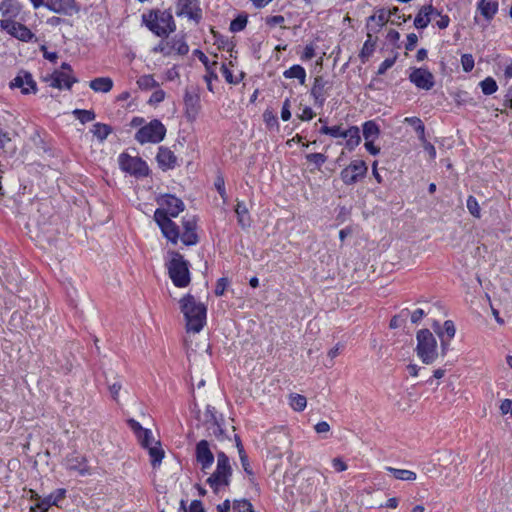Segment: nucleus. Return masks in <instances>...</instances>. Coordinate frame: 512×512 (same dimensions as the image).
Segmentation results:
<instances>
[{
    "instance_id": "6ab92c4d",
    "label": "nucleus",
    "mask_w": 512,
    "mask_h": 512,
    "mask_svg": "<svg viewBox=\"0 0 512 512\" xmlns=\"http://www.w3.org/2000/svg\"><path fill=\"white\" fill-rule=\"evenodd\" d=\"M159 167L163 170L173 169L177 165V157L168 147L160 146L156 156Z\"/></svg>"
},
{
    "instance_id": "5fc2aeb1",
    "label": "nucleus",
    "mask_w": 512,
    "mask_h": 512,
    "mask_svg": "<svg viewBox=\"0 0 512 512\" xmlns=\"http://www.w3.org/2000/svg\"><path fill=\"white\" fill-rule=\"evenodd\" d=\"M184 232H196L197 221L194 216L184 217L182 220Z\"/></svg>"
},
{
    "instance_id": "f3484780",
    "label": "nucleus",
    "mask_w": 512,
    "mask_h": 512,
    "mask_svg": "<svg viewBox=\"0 0 512 512\" xmlns=\"http://www.w3.org/2000/svg\"><path fill=\"white\" fill-rule=\"evenodd\" d=\"M159 203L161 206L165 207L163 209L167 212V216L169 217H177L185 208L183 201L171 194L163 195Z\"/></svg>"
},
{
    "instance_id": "49530a36",
    "label": "nucleus",
    "mask_w": 512,
    "mask_h": 512,
    "mask_svg": "<svg viewBox=\"0 0 512 512\" xmlns=\"http://www.w3.org/2000/svg\"><path fill=\"white\" fill-rule=\"evenodd\" d=\"M216 468L221 469V470H226V471L233 472L231 464H230L229 457L223 451H220V452L217 453V465H216Z\"/></svg>"
},
{
    "instance_id": "9d476101",
    "label": "nucleus",
    "mask_w": 512,
    "mask_h": 512,
    "mask_svg": "<svg viewBox=\"0 0 512 512\" xmlns=\"http://www.w3.org/2000/svg\"><path fill=\"white\" fill-rule=\"evenodd\" d=\"M0 27L1 29L9 33L11 36L21 41H29L33 37V33L29 28L11 19L1 20Z\"/></svg>"
},
{
    "instance_id": "4d7b16f0",
    "label": "nucleus",
    "mask_w": 512,
    "mask_h": 512,
    "mask_svg": "<svg viewBox=\"0 0 512 512\" xmlns=\"http://www.w3.org/2000/svg\"><path fill=\"white\" fill-rule=\"evenodd\" d=\"M229 285V280L226 277L219 278L216 283L215 287V295L216 296H222Z\"/></svg>"
},
{
    "instance_id": "58836bf2",
    "label": "nucleus",
    "mask_w": 512,
    "mask_h": 512,
    "mask_svg": "<svg viewBox=\"0 0 512 512\" xmlns=\"http://www.w3.org/2000/svg\"><path fill=\"white\" fill-rule=\"evenodd\" d=\"M72 113L82 124L91 122L96 118L93 110L75 109Z\"/></svg>"
},
{
    "instance_id": "2eb2a0df",
    "label": "nucleus",
    "mask_w": 512,
    "mask_h": 512,
    "mask_svg": "<svg viewBox=\"0 0 512 512\" xmlns=\"http://www.w3.org/2000/svg\"><path fill=\"white\" fill-rule=\"evenodd\" d=\"M66 468L70 471H76L80 476H87L91 474L90 467L87 465V460L84 456L74 452L66 457Z\"/></svg>"
},
{
    "instance_id": "2f4dec72",
    "label": "nucleus",
    "mask_w": 512,
    "mask_h": 512,
    "mask_svg": "<svg viewBox=\"0 0 512 512\" xmlns=\"http://www.w3.org/2000/svg\"><path fill=\"white\" fill-rule=\"evenodd\" d=\"M363 137L365 141L375 140L380 134V128L373 120L366 121L363 126Z\"/></svg>"
},
{
    "instance_id": "680f3d73",
    "label": "nucleus",
    "mask_w": 512,
    "mask_h": 512,
    "mask_svg": "<svg viewBox=\"0 0 512 512\" xmlns=\"http://www.w3.org/2000/svg\"><path fill=\"white\" fill-rule=\"evenodd\" d=\"M165 99V92L162 89H158L152 93L150 96L148 103L149 104H158Z\"/></svg>"
},
{
    "instance_id": "c85d7f7f",
    "label": "nucleus",
    "mask_w": 512,
    "mask_h": 512,
    "mask_svg": "<svg viewBox=\"0 0 512 512\" xmlns=\"http://www.w3.org/2000/svg\"><path fill=\"white\" fill-rule=\"evenodd\" d=\"M478 9L485 19L490 20L498 10V3L491 0H481L478 3Z\"/></svg>"
},
{
    "instance_id": "412c9836",
    "label": "nucleus",
    "mask_w": 512,
    "mask_h": 512,
    "mask_svg": "<svg viewBox=\"0 0 512 512\" xmlns=\"http://www.w3.org/2000/svg\"><path fill=\"white\" fill-rule=\"evenodd\" d=\"M302 480L305 482L301 484L300 488L306 495L315 492L317 484L320 482L321 475L314 470H307L301 472Z\"/></svg>"
},
{
    "instance_id": "a878e982",
    "label": "nucleus",
    "mask_w": 512,
    "mask_h": 512,
    "mask_svg": "<svg viewBox=\"0 0 512 512\" xmlns=\"http://www.w3.org/2000/svg\"><path fill=\"white\" fill-rule=\"evenodd\" d=\"M235 213L237 215L238 224L243 228H249L251 225V219L248 208L243 201H237L235 207Z\"/></svg>"
},
{
    "instance_id": "3c124183",
    "label": "nucleus",
    "mask_w": 512,
    "mask_h": 512,
    "mask_svg": "<svg viewBox=\"0 0 512 512\" xmlns=\"http://www.w3.org/2000/svg\"><path fill=\"white\" fill-rule=\"evenodd\" d=\"M153 52L161 53L164 56L172 55L171 40L170 41H164V40L160 41V43L153 48Z\"/></svg>"
},
{
    "instance_id": "864d4df0",
    "label": "nucleus",
    "mask_w": 512,
    "mask_h": 512,
    "mask_svg": "<svg viewBox=\"0 0 512 512\" xmlns=\"http://www.w3.org/2000/svg\"><path fill=\"white\" fill-rule=\"evenodd\" d=\"M222 421H217L213 424H208L207 429L210 430V434L214 435L217 439L222 440L224 438V429L221 425Z\"/></svg>"
},
{
    "instance_id": "1a4fd4ad",
    "label": "nucleus",
    "mask_w": 512,
    "mask_h": 512,
    "mask_svg": "<svg viewBox=\"0 0 512 512\" xmlns=\"http://www.w3.org/2000/svg\"><path fill=\"white\" fill-rule=\"evenodd\" d=\"M232 472L216 468L215 471L207 478L206 483L215 494H219L229 487Z\"/></svg>"
},
{
    "instance_id": "ddd939ff",
    "label": "nucleus",
    "mask_w": 512,
    "mask_h": 512,
    "mask_svg": "<svg viewBox=\"0 0 512 512\" xmlns=\"http://www.w3.org/2000/svg\"><path fill=\"white\" fill-rule=\"evenodd\" d=\"M10 88H19L21 93L28 95L30 93L35 94L37 92V84L34 81L31 73L21 70L17 76L10 82Z\"/></svg>"
},
{
    "instance_id": "20e7f679",
    "label": "nucleus",
    "mask_w": 512,
    "mask_h": 512,
    "mask_svg": "<svg viewBox=\"0 0 512 512\" xmlns=\"http://www.w3.org/2000/svg\"><path fill=\"white\" fill-rule=\"evenodd\" d=\"M417 345L416 355L426 365L433 364L438 358L437 340L432 332L427 329H420L416 334Z\"/></svg>"
},
{
    "instance_id": "e2e57ef3",
    "label": "nucleus",
    "mask_w": 512,
    "mask_h": 512,
    "mask_svg": "<svg viewBox=\"0 0 512 512\" xmlns=\"http://www.w3.org/2000/svg\"><path fill=\"white\" fill-rule=\"evenodd\" d=\"M431 313V309H428V311H425L424 309H416L412 314H411V322L413 324H418L421 319L427 315Z\"/></svg>"
},
{
    "instance_id": "338daca9",
    "label": "nucleus",
    "mask_w": 512,
    "mask_h": 512,
    "mask_svg": "<svg viewBox=\"0 0 512 512\" xmlns=\"http://www.w3.org/2000/svg\"><path fill=\"white\" fill-rule=\"evenodd\" d=\"M315 56V47L313 44H308L305 46L304 51L301 55V60L308 61L311 60Z\"/></svg>"
},
{
    "instance_id": "4468645a",
    "label": "nucleus",
    "mask_w": 512,
    "mask_h": 512,
    "mask_svg": "<svg viewBox=\"0 0 512 512\" xmlns=\"http://www.w3.org/2000/svg\"><path fill=\"white\" fill-rule=\"evenodd\" d=\"M195 456L196 461L198 464H200L202 471L210 469L214 463V455L207 440H200L196 444Z\"/></svg>"
},
{
    "instance_id": "ea45409f",
    "label": "nucleus",
    "mask_w": 512,
    "mask_h": 512,
    "mask_svg": "<svg viewBox=\"0 0 512 512\" xmlns=\"http://www.w3.org/2000/svg\"><path fill=\"white\" fill-rule=\"evenodd\" d=\"M480 87L484 95H492L498 89V85L494 78L487 77L480 82Z\"/></svg>"
},
{
    "instance_id": "c756f323",
    "label": "nucleus",
    "mask_w": 512,
    "mask_h": 512,
    "mask_svg": "<svg viewBox=\"0 0 512 512\" xmlns=\"http://www.w3.org/2000/svg\"><path fill=\"white\" fill-rule=\"evenodd\" d=\"M283 76L286 79H298L299 83L303 85L306 80V71L301 65L295 64L289 69L285 70L283 72Z\"/></svg>"
},
{
    "instance_id": "0e129e2a",
    "label": "nucleus",
    "mask_w": 512,
    "mask_h": 512,
    "mask_svg": "<svg viewBox=\"0 0 512 512\" xmlns=\"http://www.w3.org/2000/svg\"><path fill=\"white\" fill-rule=\"evenodd\" d=\"M239 454V458H240V461H241V464H242V467L244 469V471L248 474V475H253V470L250 466V463H249V460H248V456L246 454V452H241V453H238Z\"/></svg>"
},
{
    "instance_id": "bf43d9fd",
    "label": "nucleus",
    "mask_w": 512,
    "mask_h": 512,
    "mask_svg": "<svg viewBox=\"0 0 512 512\" xmlns=\"http://www.w3.org/2000/svg\"><path fill=\"white\" fill-rule=\"evenodd\" d=\"M214 186H215L217 192L219 193V195L221 196V198L224 201H226L227 194H226V190H225V182H224L223 177H220V176L217 177L215 180Z\"/></svg>"
},
{
    "instance_id": "6e6552de",
    "label": "nucleus",
    "mask_w": 512,
    "mask_h": 512,
    "mask_svg": "<svg viewBox=\"0 0 512 512\" xmlns=\"http://www.w3.org/2000/svg\"><path fill=\"white\" fill-rule=\"evenodd\" d=\"M368 167L363 160H353L340 173V178L345 185H353L365 178Z\"/></svg>"
},
{
    "instance_id": "7ed1b4c3",
    "label": "nucleus",
    "mask_w": 512,
    "mask_h": 512,
    "mask_svg": "<svg viewBox=\"0 0 512 512\" xmlns=\"http://www.w3.org/2000/svg\"><path fill=\"white\" fill-rule=\"evenodd\" d=\"M170 260L166 267L173 284L178 288L187 287L190 284L189 262L177 251H169Z\"/></svg>"
},
{
    "instance_id": "4c0bfd02",
    "label": "nucleus",
    "mask_w": 512,
    "mask_h": 512,
    "mask_svg": "<svg viewBox=\"0 0 512 512\" xmlns=\"http://www.w3.org/2000/svg\"><path fill=\"white\" fill-rule=\"evenodd\" d=\"M248 22V17L246 14H239L235 19H233L230 23V31L233 33L240 32L245 29Z\"/></svg>"
},
{
    "instance_id": "e433bc0d",
    "label": "nucleus",
    "mask_w": 512,
    "mask_h": 512,
    "mask_svg": "<svg viewBox=\"0 0 512 512\" xmlns=\"http://www.w3.org/2000/svg\"><path fill=\"white\" fill-rule=\"evenodd\" d=\"M137 85L142 90H150L159 87V83L154 79L153 75H142L137 80Z\"/></svg>"
},
{
    "instance_id": "aec40b11",
    "label": "nucleus",
    "mask_w": 512,
    "mask_h": 512,
    "mask_svg": "<svg viewBox=\"0 0 512 512\" xmlns=\"http://www.w3.org/2000/svg\"><path fill=\"white\" fill-rule=\"evenodd\" d=\"M50 86L57 89L66 88L70 90L74 83L78 82V79L74 76H70L64 71H54L51 76Z\"/></svg>"
},
{
    "instance_id": "0eeeda50",
    "label": "nucleus",
    "mask_w": 512,
    "mask_h": 512,
    "mask_svg": "<svg viewBox=\"0 0 512 512\" xmlns=\"http://www.w3.org/2000/svg\"><path fill=\"white\" fill-rule=\"evenodd\" d=\"M119 165L124 172L137 178L146 177L149 174L148 165L142 158L132 157L127 153L120 154Z\"/></svg>"
},
{
    "instance_id": "f8f14e48",
    "label": "nucleus",
    "mask_w": 512,
    "mask_h": 512,
    "mask_svg": "<svg viewBox=\"0 0 512 512\" xmlns=\"http://www.w3.org/2000/svg\"><path fill=\"white\" fill-rule=\"evenodd\" d=\"M66 489L59 488L48 496L41 499L35 506L30 508V512H47L51 506L60 507L59 503L66 497Z\"/></svg>"
},
{
    "instance_id": "cd10ccee",
    "label": "nucleus",
    "mask_w": 512,
    "mask_h": 512,
    "mask_svg": "<svg viewBox=\"0 0 512 512\" xmlns=\"http://www.w3.org/2000/svg\"><path fill=\"white\" fill-rule=\"evenodd\" d=\"M148 450L150 456V463L153 468L159 467L162 463V460L165 456V452L161 447L160 441H156L154 446H150V448H146Z\"/></svg>"
},
{
    "instance_id": "473e14b6",
    "label": "nucleus",
    "mask_w": 512,
    "mask_h": 512,
    "mask_svg": "<svg viewBox=\"0 0 512 512\" xmlns=\"http://www.w3.org/2000/svg\"><path fill=\"white\" fill-rule=\"evenodd\" d=\"M376 47V39H372L370 33L367 34V40L364 42L363 47L360 51L359 57L363 63H365L370 56L373 54Z\"/></svg>"
},
{
    "instance_id": "b1692460",
    "label": "nucleus",
    "mask_w": 512,
    "mask_h": 512,
    "mask_svg": "<svg viewBox=\"0 0 512 512\" xmlns=\"http://www.w3.org/2000/svg\"><path fill=\"white\" fill-rule=\"evenodd\" d=\"M434 12L432 4L422 6L414 19V26L417 29L426 28L431 22V16Z\"/></svg>"
},
{
    "instance_id": "69168bd1",
    "label": "nucleus",
    "mask_w": 512,
    "mask_h": 512,
    "mask_svg": "<svg viewBox=\"0 0 512 512\" xmlns=\"http://www.w3.org/2000/svg\"><path fill=\"white\" fill-rule=\"evenodd\" d=\"M408 313H409L408 309H404L401 311V313L399 315L393 316L392 319L390 320L389 327L391 329H396V328L400 327V325H401L400 319L403 316H407Z\"/></svg>"
},
{
    "instance_id": "37998d69",
    "label": "nucleus",
    "mask_w": 512,
    "mask_h": 512,
    "mask_svg": "<svg viewBox=\"0 0 512 512\" xmlns=\"http://www.w3.org/2000/svg\"><path fill=\"white\" fill-rule=\"evenodd\" d=\"M232 510L233 512H254L252 504L247 499L234 500Z\"/></svg>"
},
{
    "instance_id": "72a5a7b5",
    "label": "nucleus",
    "mask_w": 512,
    "mask_h": 512,
    "mask_svg": "<svg viewBox=\"0 0 512 512\" xmlns=\"http://www.w3.org/2000/svg\"><path fill=\"white\" fill-rule=\"evenodd\" d=\"M91 132L100 142H103L112 132V127L104 123H95Z\"/></svg>"
},
{
    "instance_id": "09e8293b",
    "label": "nucleus",
    "mask_w": 512,
    "mask_h": 512,
    "mask_svg": "<svg viewBox=\"0 0 512 512\" xmlns=\"http://www.w3.org/2000/svg\"><path fill=\"white\" fill-rule=\"evenodd\" d=\"M440 331L444 333L445 339L452 340L456 333L454 322L452 320H446L443 324V330L440 328Z\"/></svg>"
},
{
    "instance_id": "9b49d317",
    "label": "nucleus",
    "mask_w": 512,
    "mask_h": 512,
    "mask_svg": "<svg viewBox=\"0 0 512 512\" xmlns=\"http://www.w3.org/2000/svg\"><path fill=\"white\" fill-rule=\"evenodd\" d=\"M409 80L417 88L423 90H430L435 84L434 76L427 68H413Z\"/></svg>"
},
{
    "instance_id": "5701e85b",
    "label": "nucleus",
    "mask_w": 512,
    "mask_h": 512,
    "mask_svg": "<svg viewBox=\"0 0 512 512\" xmlns=\"http://www.w3.org/2000/svg\"><path fill=\"white\" fill-rule=\"evenodd\" d=\"M327 83L328 82L322 76H316L314 79V83L311 88V96L314 99L315 105L319 107H322L325 103L326 97L324 89Z\"/></svg>"
},
{
    "instance_id": "a211bd4d",
    "label": "nucleus",
    "mask_w": 512,
    "mask_h": 512,
    "mask_svg": "<svg viewBox=\"0 0 512 512\" xmlns=\"http://www.w3.org/2000/svg\"><path fill=\"white\" fill-rule=\"evenodd\" d=\"M177 8V15H185L196 22L202 18V11L197 6V0H178Z\"/></svg>"
},
{
    "instance_id": "bb28decb",
    "label": "nucleus",
    "mask_w": 512,
    "mask_h": 512,
    "mask_svg": "<svg viewBox=\"0 0 512 512\" xmlns=\"http://www.w3.org/2000/svg\"><path fill=\"white\" fill-rule=\"evenodd\" d=\"M89 87L95 92L108 93L113 88V80L110 77H98L89 82Z\"/></svg>"
},
{
    "instance_id": "393cba45",
    "label": "nucleus",
    "mask_w": 512,
    "mask_h": 512,
    "mask_svg": "<svg viewBox=\"0 0 512 512\" xmlns=\"http://www.w3.org/2000/svg\"><path fill=\"white\" fill-rule=\"evenodd\" d=\"M346 139L345 147L353 151L361 142L360 129L357 126H350L344 133Z\"/></svg>"
},
{
    "instance_id": "a19ab883",
    "label": "nucleus",
    "mask_w": 512,
    "mask_h": 512,
    "mask_svg": "<svg viewBox=\"0 0 512 512\" xmlns=\"http://www.w3.org/2000/svg\"><path fill=\"white\" fill-rule=\"evenodd\" d=\"M290 405L295 411H303L307 405V399L300 394H292L290 396Z\"/></svg>"
},
{
    "instance_id": "7c9ffc66",
    "label": "nucleus",
    "mask_w": 512,
    "mask_h": 512,
    "mask_svg": "<svg viewBox=\"0 0 512 512\" xmlns=\"http://www.w3.org/2000/svg\"><path fill=\"white\" fill-rule=\"evenodd\" d=\"M171 51L172 54L175 52L180 56H184L189 52V46L183 36L176 35L171 39Z\"/></svg>"
},
{
    "instance_id": "603ef678",
    "label": "nucleus",
    "mask_w": 512,
    "mask_h": 512,
    "mask_svg": "<svg viewBox=\"0 0 512 512\" xmlns=\"http://www.w3.org/2000/svg\"><path fill=\"white\" fill-rule=\"evenodd\" d=\"M217 421H223L222 417L219 419L216 415L215 407H213L211 405H207L206 411H205V423L208 425V424L216 423Z\"/></svg>"
},
{
    "instance_id": "f257e3e1",
    "label": "nucleus",
    "mask_w": 512,
    "mask_h": 512,
    "mask_svg": "<svg viewBox=\"0 0 512 512\" xmlns=\"http://www.w3.org/2000/svg\"><path fill=\"white\" fill-rule=\"evenodd\" d=\"M179 303L186 320L187 331L199 333L206 323L207 307L205 304L196 301L191 294L185 295Z\"/></svg>"
},
{
    "instance_id": "13d9d810",
    "label": "nucleus",
    "mask_w": 512,
    "mask_h": 512,
    "mask_svg": "<svg viewBox=\"0 0 512 512\" xmlns=\"http://www.w3.org/2000/svg\"><path fill=\"white\" fill-rule=\"evenodd\" d=\"M396 56L392 57V58H386L381 64L380 66L378 67V71H377V74L378 75H383L385 74V72L391 68L395 61H396Z\"/></svg>"
},
{
    "instance_id": "f03ea898",
    "label": "nucleus",
    "mask_w": 512,
    "mask_h": 512,
    "mask_svg": "<svg viewBox=\"0 0 512 512\" xmlns=\"http://www.w3.org/2000/svg\"><path fill=\"white\" fill-rule=\"evenodd\" d=\"M148 29L159 37H166L176 29V24L170 10H152L142 16Z\"/></svg>"
},
{
    "instance_id": "052dcab7",
    "label": "nucleus",
    "mask_w": 512,
    "mask_h": 512,
    "mask_svg": "<svg viewBox=\"0 0 512 512\" xmlns=\"http://www.w3.org/2000/svg\"><path fill=\"white\" fill-rule=\"evenodd\" d=\"M221 71H222V74H223L225 80L229 84H237V83H239L240 80L233 76L231 70L226 66V64H222Z\"/></svg>"
},
{
    "instance_id": "dca6fc26",
    "label": "nucleus",
    "mask_w": 512,
    "mask_h": 512,
    "mask_svg": "<svg viewBox=\"0 0 512 512\" xmlns=\"http://www.w3.org/2000/svg\"><path fill=\"white\" fill-rule=\"evenodd\" d=\"M185 114L189 121H194L200 109V97L198 93L193 90L186 89L184 95Z\"/></svg>"
},
{
    "instance_id": "c9c22d12",
    "label": "nucleus",
    "mask_w": 512,
    "mask_h": 512,
    "mask_svg": "<svg viewBox=\"0 0 512 512\" xmlns=\"http://www.w3.org/2000/svg\"><path fill=\"white\" fill-rule=\"evenodd\" d=\"M388 19H389V15L387 14V11H385V9H379L376 11V13L374 15H372L368 18L367 28L370 29L371 22H376L377 26H378V29L376 31H378L382 26H384V24L388 21Z\"/></svg>"
},
{
    "instance_id": "c03bdc74",
    "label": "nucleus",
    "mask_w": 512,
    "mask_h": 512,
    "mask_svg": "<svg viewBox=\"0 0 512 512\" xmlns=\"http://www.w3.org/2000/svg\"><path fill=\"white\" fill-rule=\"evenodd\" d=\"M466 206H467L469 213L472 216H474L475 218L481 217V209H480L477 199L474 196H472V195L468 196L467 201H466Z\"/></svg>"
},
{
    "instance_id": "a18cd8bd",
    "label": "nucleus",
    "mask_w": 512,
    "mask_h": 512,
    "mask_svg": "<svg viewBox=\"0 0 512 512\" xmlns=\"http://www.w3.org/2000/svg\"><path fill=\"white\" fill-rule=\"evenodd\" d=\"M307 162L313 163L317 169L327 161V156L323 153H310L305 156Z\"/></svg>"
},
{
    "instance_id": "8fccbe9b",
    "label": "nucleus",
    "mask_w": 512,
    "mask_h": 512,
    "mask_svg": "<svg viewBox=\"0 0 512 512\" xmlns=\"http://www.w3.org/2000/svg\"><path fill=\"white\" fill-rule=\"evenodd\" d=\"M181 241L186 246H193L199 242V237L196 232H184L181 235Z\"/></svg>"
},
{
    "instance_id": "de8ad7c7",
    "label": "nucleus",
    "mask_w": 512,
    "mask_h": 512,
    "mask_svg": "<svg viewBox=\"0 0 512 512\" xmlns=\"http://www.w3.org/2000/svg\"><path fill=\"white\" fill-rule=\"evenodd\" d=\"M433 328H434L435 332L437 333V335L440 338L441 354H442V356H445L447 354L448 349H449V345H450V341L451 340H448V339L444 338V333L440 331V324L438 322H435L433 324Z\"/></svg>"
},
{
    "instance_id": "6e6d98bb",
    "label": "nucleus",
    "mask_w": 512,
    "mask_h": 512,
    "mask_svg": "<svg viewBox=\"0 0 512 512\" xmlns=\"http://www.w3.org/2000/svg\"><path fill=\"white\" fill-rule=\"evenodd\" d=\"M461 65L465 72H470L474 68V58L471 54L461 56Z\"/></svg>"
},
{
    "instance_id": "f704fd0d",
    "label": "nucleus",
    "mask_w": 512,
    "mask_h": 512,
    "mask_svg": "<svg viewBox=\"0 0 512 512\" xmlns=\"http://www.w3.org/2000/svg\"><path fill=\"white\" fill-rule=\"evenodd\" d=\"M386 470L389 471L394 478L403 481H414L416 479V473L406 469H397L393 467H386Z\"/></svg>"
},
{
    "instance_id": "39448f33",
    "label": "nucleus",
    "mask_w": 512,
    "mask_h": 512,
    "mask_svg": "<svg viewBox=\"0 0 512 512\" xmlns=\"http://www.w3.org/2000/svg\"><path fill=\"white\" fill-rule=\"evenodd\" d=\"M166 135V128L158 119H153L147 125L141 127L135 134V140L140 144L159 143Z\"/></svg>"
},
{
    "instance_id": "423d86ee",
    "label": "nucleus",
    "mask_w": 512,
    "mask_h": 512,
    "mask_svg": "<svg viewBox=\"0 0 512 512\" xmlns=\"http://www.w3.org/2000/svg\"><path fill=\"white\" fill-rule=\"evenodd\" d=\"M154 220L160 227L164 237L173 244H177L180 238L178 225L167 216L164 209L158 208L154 213Z\"/></svg>"
},
{
    "instance_id": "4be33fe9",
    "label": "nucleus",
    "mask_w": 512,
    "mask_h": 512,
    "mask_svg": "<svg viewBox=\"0 0 512 512\" xmlns=\"http://www.w3.org/2000/svg\"><path fill=\"white\" fill-rule=\"evenodd\" d=\"M46 8L58 14H71L78 10L75 0H46Z\"/></svg>"
},
{
    "instance_id": "79ce46f5",
    "label": "nucleus",
    "mask_w": 512,
    "mask_h": 512,
    "mask_svg": "<svg viewBox=\"0 0 512 512\" xmlns=\"http://www.w3.org/2000/svg\"><path fill=\"white\" fill-rule=\"evenodd\" d=\"M139 444L141 445L142 448H150V446L152 445L153 441H154V438H153V435H152V431L150 429H145L144 431H142L140 434H138L136 436Z\"/></svg>"
},
{
    "instance_id": "774afa93",
    "label": "nucleus",
    "mask_w": 512,
    "mask_h": 512,
    "mask_svg": "<svg viewBox=\"0 0 512 512\" xmlns=\"http://www.w3.org/2000/svg\"><path fill=\"white\" fill-rule=\"evenodd\" d=\"M127 424L130 427V429L133 431L135 436H137L138 434H140L142 431H144L146 429V428H143L138 421H136L135 419H132V418L127 420Z\"/></svg>"
}]
</instances>
